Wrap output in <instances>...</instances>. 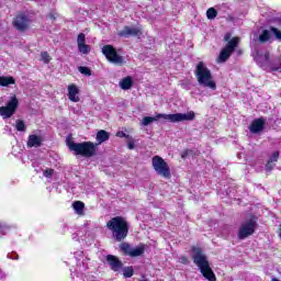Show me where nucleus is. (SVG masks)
Wrapping results in <instances>:
<instances>
[{
  "instance_id": "obj_27",
  "label": "nucleus",
  "mask_w": 281,
  "mask_h": 281,
  "mask_svg": "<svg viewBox=\"0 0 281 281\" xmlns=\"http://www.w3.org/2000/svg\"><path fill=\"white\" fill-rule=\"evenodd\" d=\"M215 16H218V12L216 11V9L210 8L206 11V18L209 19V21H212V20H214Z\"/></svg>"
},
{
  "instance_id": "obj_30",
  "label": "nucleus",
  "mask_w": 281,
  "mask_h": 281,
  "mask_svg": "<svg viewBox=\"0 0 281 281\" xmlns=\"http://www.w3.org/2000/svg\"><path fill=\"white\" fill-rule=\"evenodd\" d=\"M79 74H82V76H91V69L87 66H80L78 67Z\"/></svg>"
},
{
  "instance_id": "obj_42",
  "label": "nucleus",
  "mask_w": 281,
  "mask_h": 281,
  "mask_svg": "<svg viewBox=\"0 0 281 281\" xmlns=\"http://www.w3.org/2000/svg\"><path fill=\"white\" fill-rule=\"evenodd\" d=\"M273 71H278V68H273Z\"/></svg>"
},
{
  "instance_id": "obj_31",
  "label": "nucleus",
  "mask_w": 281,
  "mask_h": 281,
  "mask_svg": "<svg viewBox=\"0 0 281 281\" xmlns=\"http://www.w3.org/2000/svg\"><path fill=\"white\" fill-rule=\"evenodd\" d=\"M270 30L274 35V38L281 43V31L273 26H271Z\"/></svg>"
},
{
  "instance_id": "obj_36",
  "label": "nucleus",
  "mask_w": 281,
  "mask_h": 281,
  "mask_svg": "<svg viewBox=\"0 0 281 281\" xmlns=\"http://www.w3.org/2000/svg\"><path fill=\"white\" fill-rule=\"evenodd\" d=\"M127 148H128L130 150H133V149L135 148V142H133V140L128 142V143H127Z\"/></svg>"
},
{
  "instance_id": "obj_1",
  "label": "nucleus",
  "mask_w": 281,
  "mask_h": 281,
  "mask_svg": "<svg viewBox=\"0 0 281 281\" xmlns=\"http://www.w3.org/2000/svg\"><path fill=\"white\" fill-rule=\"evenodd\" d=\"M193 262L198 266L200 273H202L203 278L209 281H216V274H214V270L210 267V261L207 260V256L203 254L201 248L193 247Z\"/></svg>"
},
{
  "instance_id": "obj_7",
  "label": "nucleus",
  "mask_w": 281,
  "mask_h": 281,
  "mask_svg": "<svg viewBox=\"0 0 281 281\" xmlns=\"http://www.w3.org/2000/svg\"><path fill=\"white\" fill-rule=\"evenodd\" d=\"M153 168L157 172V175H160V177H164L165 179H170V167L168 166V162L164 160L160 156H154L151 159Z\"/></svg>"
},
{
  "instance_id": "obj_6",
  "label": "nucleus",
  "mask_w": 281,
  "mask_h": 281,
  "mask_svg": "<svg viewBox=\"0 0 281 281\" xmlns=\"http://www.w3.org/2000/svg\"><path fill=\"white\" fill-rule=\"evenodd\" d=\"M95 146L92 142L70 143L69 149L75 155H81V157H93L95 155Z\"/></svg>"
},
{
  "instance_id": "obj_4",
  "label": "nucleus",
  "mask_w": 281,
  "mask_h": 281,
  "mask_svg": "<svg viewBox=\"0 0 281 281\" xmlns=\"http://www.w3.org/2000/svg\"><path fill=\"white\" fill-rule=\"evenodd\" d=\"M106 227L112 232V236L117 243H122L128 236V223L121 216L113 217L109 221Z\"/></svg>"
},
{
  "instance_id": "obj_23",
  "label": "nucleus",
  "mask_w": 281,
  "mask_h": 281,
  "mask_svg": "<svg viewBox=\"0 0 281 281\" xmlns=\"http://www.w3.org/2000/svg\"><path fill=\"white\" fill-rule=\"evenodd\" d=\"M144 251H145L144 246H138L136 248H132L130 257L131 258H137L139 256H143Z\"/></svg>"
},
{
  "instance_id": "obj_20",
  "label": "nucleus",
  "mask_w": 281,
  "mask_h": 281,
  "mask_svg": "<svg viewBox=\"0 0 281 281\" xmlns=\"http://www.w3.org/2000/svg\"><path fill=\"white\" fill-rule=\"evenodd\" d=\"M273 38V32L270 30H263L261 34L259 35V43H269V41H272Z\"/></svg>"
},
{
  "instance_id": "obj_33",
  "label": "nucleus",
  "mask_w": 281,
  "mask_h": 281,
  "mask_svg": "<svg viewBox=\"0 0 281 281\" xmlns=\"http://www.w3.org/2000/svg\"><path fill=\"white\" fill-rule=\"evenodd\" d=\"M54 175V169H46L44 170V177L47 179H50V177Z\"/></svg>"
},
{
  "instance_id": "obj_28",
  "label": "nucleus",
  "mask_w": 281,
  "mask_h": 281,
  "mask_svg": "<svg viewBox=\"0 0 281 281\" xmlns=\"http://www.w3.org/2000/svg\"><path fill=\"white\" fill-rule=\"evenodd\" d=\"M15 128L16 131H19L20 133H23L26 128L25 126V122H23L22 120H18L15 121Z\"/></svg>"
},
{
  "instance_id": "obj_14",
  "label": "nucleus",
  "mask_w": 281,
  "mask_h": 281,
  "mask_svg": "<svg viewBox=\"0 0 281 281\" xmlns=\"http://www.w3.org/2000/svg\"><path fill=\"white\" fill-rule=\"evenodd\" d=\"M85 41H86L85 33H80L77 37L78 50L80 52V54L87 55L89 54V52H91V46L87 45Z\"/></svg>"
},
{
  "instance_id": "obj_19",
  "label": "nucleus",
  "mask_w": 281,
  "mask_h": 281,
  "mask_svg": "<svg viewBox=\"0 0 281 281\" xmlns=\"http://www.w3.org/2000/svg\"><path fill=\"white\" fill-rule=\"evenodd\" d=\"M279 157H280V151H274L271 155L270 159L268 160V162L266 165V170L268 172H271V170H273V167L276 166V161H278Z\"/></svg>"
},
{
  "instance_id": "obj_17",
  "label": "nucleus",
  "mask_w": 281,
  "mask_h": 281,
  "mask_svg": "<svg viewBox=\"0 0 281 281\" xmlns=\"http://www.w3.org/2000/svg\"><path fill=\"white\" fill-rule=\"evenodd\" d=\"M78 93H80L78 86H68V100H70V102H80V97H78Z\"/></svg>"
},
{
  "instance_id": "obj_37",
  "label": "nucleus",
  "mask_w": 281,
  "mask_h": 281,
  "mask_svg": "<svg viewBox=\"0 0 281 281\" xmlns=\"http://www.w3.org/2000/svg\"><path fill=\"white\" fill-rule=\"evenodd\" d=\"M179 260L182 262V265H188L189 262L188 257H180Z\"/></svg>"
},
{
  "instance_id": "obj_40",
  "label": "nucleus",
  "mask_w": 281,
  "mask_h": 281,
  "mask_svg": "<svg viewBox=\"0 0 281 281\" xmlns=\"http://www.w3.org/2000/svg\"><path fill=\"white\" fill-rule=\"evenodd\" d=\"M188 153H190V150H186L181 154V158L186 159V157H188Z\"/></svg>"
},
{
  "instance_id": "obj_26",
  "label": "nucleus",
  "mask_w": 281,
  "mask_h": 281,
  "mask_svg": "<svg viewBox=\"0 0 281 281\" xmlns=\"http://www.w3.org/2000/svg\"><path fill=\"white\" fill-rule=\"evenodd\" d=\"M72 207L76 212V214H82L83 210H85V203L83 202H80V201H76L74 204H72Z\"/></svg>"
},
{
  "instance_id": "obj_9",
  "label": "nucleus",
  "mask_w": 281,
  "mask_h": 281,
  "mask_svg": "<svg viewBox=\"0 0 281 281\" xmlns=\"http://www.w3.org/2000/svg\"><path fill=\"white\" fill-rule=\"evenodd\" d=\"M75 258L77 260V268L74 273L77 278H80V276H85V273H87V270L89 269V261L91 259L85 256V252L82 251L75 252Z\"/></svg>"
},
{
  "instance_id": "obj_3",
  "label": "nucleus",
  "mask_w": 281,
  "mask_h": 281,
  "mask_svg": "<svg viewBox=\"0 0 281 281\" xmlns=\"http://www.w3.org/2000/svg\"><path fill=\"white\" fill-rule=\"evenodd\" d=\"M162 117L164 120H168V122L177 123V122H192L194 120L195 114L193 111L188 113H175V114H157L156 117L153 116H145L140 124L142 126H148L153 124V122H157V120H160Z\"/></svg>"
},
{
  "instance_id": "obj_32",
  "label": "nucleus",
  "mask_w": 281,
  "mask_h": 281,
  "mask_svg": "<svg viewBox=\"0 0 281 281\" xmlns=\"http://www.w3.org/2000/svg\"><path fill=\"white\" fill-rule=\"evenodd\" d=\"M41 56H42V60H43L44 63H49L50 58H49V54H48L47 52H43V53L41 54Z\"/></svg>"
},
{
  "instance_id": "obj_16",
  "label": "nucleus",
  "mask_w": 281,
  "mask_h": 281,
  "mask_svg": "<svg viewBox=\"0 0 281 281\" xmlns=\"http://www.w3.org/2000/svg\"><path fill=\"white\" fill-rule=\"evenodd\" d=\"M26 146L29 148H41V146H43V136H38V135H30Z\"/></svg>"
},
{
  "instance_id": "obj_21",
  "label": "nucleus",
  "mask_w": 281,
  "mask_h": 281,
  "mask_svg": "<svg viewBox=\"0 0 281 281\" xmlns=\"http://www.w3.org/2000/svg\"><path fill=\"white\" fill-rule=\"evenodd\" d=\"M119 86L121 87V89H123V91H128V89H131V87H133V78L132 77H125L123 78Z\"/></svg>"
},
{
  "instance_id": "obj_2",
  "label": "nucleus",
  "mask_w": 281,
  "mask_h": 281,
  "mask_svg": "<svg viewBox=\"0 0 281 281\" xmlns=\"http://www.w3.org/2000/svg\"><path fill=\"white\" fill-rule=\"evenodd\" d=\"M194 75L200 87L216 91V81H214V77H212V70L207 68L205 63L200 61L196 64Z\"/></svg>"
},
{
  "instance_id": "obj_11",
  "label": "nucleus",
  "mask_w": 281,
  "mask_h": 281,
  "mask_svg": "<svg viewBox=\"0 0 281 281\" xmlns=\"http://www.w3.org/2000/svg\"><path fill=\"white\" fill-rule=\"evenodd\" d=\"M102 54L105 56V58L113 63V65H123L124 64V57L117 54V50L112 45H105L102 47Z\"/></svg>"
},
{
  "instance_id": "obj_5",
  "label": "nucleus",
  "mask_w": 281,
  "mask_h": 281,
  "mask_svg": "<svg viewBox=\"0 0 281 281\" xmlns=\"http://www.w3.org/2000/svg\"><path fill=\"white\" fill-rule=\"evenodd\" d=\"M224 41L227 43L226 46L221 50L220 56L217 58V63H226V60L234 54L236 47H238V43H240L239 37H233L232 33H226L224 35Z\"/></svg>"
},
{
  "instance_id": "obj_34",
  "label": "nucleus",
  "mask_w": 281,
  "mask_h": 281,
  "mask_svg": "<svg viewBox=\"0 0 281 281\" xmlns=\"http://www.w3.org/2000/svg\"><path fill=\"white\" fill-rule=\"evenodd\" d=\"M7 232L8 227L4 224L0 223V235H5Z\"/></svg>"
},
{
  "instance_id": "obj_41",
  "label": "nucleus",
  "mask_w": 281,
  "mask_h": 281,
  "mask_svg": "<svg viewBox=\"0 0 281 281\" xmlns=\"http://www.w3.org/2000/svg\"><path fill=\"white\" fill-rule=\"evenodd\" d=\"M116 135L117 137H126V133L124 132H119Z\"/></svg>"
},
{
  "instance_id": "obj_43",
  "label": "nucleus",
  "mask_w": 281,
  "mask_h": 281,
  "mask_svg": "<svg viewBox=\"0 0 281 281\" xmlns=\"http://www.w3.org/2000/svg\"><path fill=\"white\" fill-rule=\"evenodd\" d=\"M272 281H280V280H278V279H272Z\"/></svg>"
},
{
  "instance_id": "obj_12",
  "label": "nucleus",
  "mask_w": 281,
  "mask_h": 281,
  "mask_svg": "<svg viewBox=\"0 0 281 281\" xmlns=\"http://www.w3.org/2000/svg\"><path fill=\"white\" fill-rule=\"evenodd\" d=\"M30 16L25 13H20L13 19V27L18 30V32H25L30 27Z\"/></svg>"
},
{
  "instance_id": "obj_29",
  "label": "nucleus",
  "mask_w": 281,
  "mask_h": 281,
  "mask_svg": "<svg viewBox=\"0 0 281 281\" xmlns=\"http://www.w3.org/2000/svg\"><path fill=\"white\" fill-rule=\"evenodd\" d=\"M133 273H135V271L133 270V267H125L123 269L124 278H133Z\"/></svg>"
},
{
  "instance_id": "obj_38",
  "label": "nucleus",
  "mask_w": 281,
  "mask_h": 281,
  "mask_svg": "<svg viewBox=\"0 0 281 281\" xmlns=\"http://www.w3.org/2000/svg\"><path fill=\"white\" fill-rule=\"evenodd\" d=\"M5 278H8V274L3 270H0V280H5Z\"/></svg>"
},
{
  "instance_id": "obj_39",
  "label": "nucleus",
  "mask_w": 281,
  "mask_h": 281,
  "mask_svg": "<svg viewBox=\"0 0 281 281\" xmlns=\"http://www.w3.org/2000/svg\"><path fill=\"white\" fill-rule=\"evenodd\" d=\"M263 60H265L266 63H269V53H265V55H263Z\"/></svg>"
},
{
  "instance_id": "obj_10",
  "label": "nucleus",
  "mask_w": 281,
  "mask_h": 281,
  "mask_svg": "<svg viewBox=\"0 0 281 281\" xmlns=\"http://www.w3.org/2000/svg\"><path fill=\"white\" fill-rule=\"evenodd\" d=\"M256 225L257 223L254 218L243 222L237 233V238H239V240H245V238L252 236L254 232H256Z\"/></svg>"
},
{
  "instance_id": "obj_24",
  "label": "nucleus",
  "mask_w": 281,
  "mask_h": 281,
  "mask_svg": "<svg viewBox=\"0 0 281 281\" xmlns=\"http://www.w3.org/2000/svg\"><path fill=\"white\" fill-rule=\"evenodd\" d=\"M10 85H14V78L13 77L0 76V87H8Z\"/></svg>"
},
{
  "instance_id": "obj_18",
  "label": "nucleus",
  "mask_w": 281,
  "mask_h": 281,
  "mask_svg": "<svg viewBox=\"0 0 281 281\" xmlns=\"http://www.w3.org/2000/svg\"><path fill=\"white\" fill-rule=\"evenodd\" d=\"M261 131H265V119L260 117V119H256L255 121H252L251 125H250V132L258 134L261 133Z\"/></svg>"
},
{
  "instance_id": "obj_8",
  "label": "nucleus",
  "mask_w": 281,
  "mask_h": 281,
  "mask_svg": "<svg viewBox=\"0 0 281 281\" xmlns=\"http://www.w3.org/2000/svg\"><path fill=\"white\" fill-rule=\"evenodd\" d=\"M16 109H19V99H16V95H12L5 106H0V116L3 120H10L16 113Z\"/></svg>"
},
{
  "instance_id": "obj_22",
  "label": "nucleus",
  "mask_w": 281,
  "mask_h": 281,
  "mask_svg": "<svg viewBox=\"0 0 281 281\" xmlns=\"http://www.w3.org/2000/svg\"><path fill=\"white\" fill-rule=\"evenodd\" d=\"M109 137H110L109 132L101 130L97 133L95 139H97L98 144H104V142H108Z\"/></svg>"
},
{
  "instance_id": "obj_44",
  "label": "nucleus",
  "mask_w": 281,
  "mask_h": 281,
  "mask_svg": "<svg viewBox=\"0 0 281 281\" xmlns=\"http://www.w3.org/2000/svg\"><path fill=\"white\" fill-rule=\"evenodd\" d=\"M50 19H54V15H50Z\"/></svg>"
},
{
  "instance_id": "obj_15",
  "label": "nucleus",
  "mask_w": 281,
  "mask_h": 281,
  "mask_svg": "<svg viewBox=\"0 0 281 281\" xmlns=\"http://www.w3.org/2000/svg\"><path fill=\"white\" fill-rule=\"evenodd\" d=\"M106 262L110 266V269H112V271H120V269H122V267H123V263L120 260V258H117L113 255L106 256Z\"/></svg>"
},
{
  "instance_id": "obj_25",
  "label": "nucleus",
  "mask_w": 281,
  "mask_h": 281,
  "mask_svg": "<svg viewBox=\"0 0 281 281\" xmlns=\"http://www.w3.org/2000/svg\"><path fill=\"white\" fill-rule=\"evenodd\" d=\"M120 249L125 256H131V251H133V247H131V244L128 243L121 244Z\"/></svg>"
},
{
  "instance_id": "obj_13",
  "label": "nucleus",
  "mask_w": 281,
  "mask_h": 281,
  "mask_svg": "<svg viewBox=\"0 0 281 281\" xmlns=\"http://www.w3.org/2000/svg\"><path fill=\"white\" fill-rule=\"evenodd\" d=\"M119 36L128 38V36H142V30L139 27L124 26L122 31L119 32Z\"/></svg>"
},
{
  "instance_id": "obj_35",
  "label": "nucleus",
  "mask_w": 281,
  "mask_h": 281,
  "mask_svg": "<svg viewBox=\"0 0 281 281\" xmlns=\"http://www.w3.org/2000/svg\"><path fill=\"white\" fill-rule=\"evenodd\" d=\"M8 258H10V260H19V255H16V254H9Z\"/></svg>"
}]
</instances>
